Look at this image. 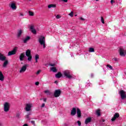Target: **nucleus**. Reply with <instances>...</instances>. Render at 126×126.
I'll use <instances>...</instances> for the list:
<instances>
[{"instance_id": "f257e3e1", "label": "nucleus", "mask_w": 126, "mask_h": 126, "mask_svg": "<svg viewBox=\"0 0 126 126\" xmlns=\"http://www.w3.org/2000/svg\"><path fill=\"white\" fill-rule=\"evenodd\" d=\"M38 42L40 44V45H43V48L45 49L46 48V45H45V36H41L38 39Z\"/></svg>"}, {"instance_id": "f03ea898", "label": "nucleus", "mask_w": 126, "mask_h": 126, "mask_svg": "<svg viewBox=\"0 0 126 126\" xmlns=\"http://www.w3.org/2000/svg\"><path fill=\"white\" fill-rule=\"evenodd\" d=\"M26 56L28 57V61L31 62L32 61V55H31V50L28 49L26 51Z\"/></svg>"}, {"instance_id": "7ed1b4c3", "label": "nucleus", "mask_w": 126, "mask_h": 126, "mask_svg": "<svg viewBox=\"0 0 126 126\" xmlns=\"http://www.w3.org/2000/svg\"><path fill=\"white\" fill-rule=\"evenodd\" d=\"M63 73L66 78H68V79L73 78L72 75L70 74V72H69V70H65L63 71Z\"/></svg>"}, {"instance_id": "20e7f679", "label": "nucleus", "mask_w": 126, "mask_h": 126, "mask_svg": "<svg viewBox=\"0 0 126 126\" xmlns=\"http://www.w3.org/2000/svg\"><path fill=\"white\" fill-rule=\"evenodd\" d=\"M119 94L120 95L121 97V99L122 100H124V99H126V92L124 90H121L119 92Z\"/></svg>"}, {"instance_id": "39448f33", "label": "nucleus", "mask_w": 126, "mask_h": 126, "mask_svg": "<svg viewBox=\"0 0 126 126\" xmlns=\"http://www.w3.org/2000/svg\"><path fill=\"white\" fill-rule=\"evenodd\" d=\"M62 94V91L61 90H55L54 94V96L56 98H58V97H60L61 94Z\"/></svg>"}, {"instance_id": "423d86ee", "label": "nucleus", "mask_w": 126, "mask_h": 126, "mask_svg": "<svg viewBox=\"0 0 126 126\" xmlns=\"http://www.w3.org/2000/svg\"><path fill=\"white\" fill-rule=\"evenodd\" d=\"M9 103L8 102H5L4 104V112H8L9 111Z\"/></svg>"}, {"instance_id": "0eeeda50", "label": "nucleus", "mask_w": 126, "mask_h": 126, "mask_svg": "<svg viewBox=\"0 0 126 126\" xmlns=\"http://www.w3.org/2000/svg\"><path fill=\"white\" fill-rule=\"evenodd\" d=\"M17 51V47H15L13 50L9 51L8 53V56H12L13 55H15Z\"/></svg>"}, {"instance_id": "6e6552de", "label": "nucleus", "mask_w": 126, "mask_h": 126, "mask_svg": "<svg viewBox=\"0 0 126 126\" xmlns=\"http://www.w3.org/2000/svg\"><path fill=\"white\" fill-rule=\"evenodd\" d=\"M119 53H120V56H121V57H125L126 55V50H125L123 48H120V49Z\"/></svg>"}, {"instance_id": "1a4fd4ad", "label": "nucleus", "mask_w": 126, "mask_h": 126, "mask_svg": "<svg viewBox=\"0 0 126 126\" xmlns=\"http://www.w3.org/2000/svg\"><path fill=\"white\" fill-rule=\"evenodd\" d=\"M26 69H27V65H24L20 70V73H22V72H25V71H26Z\"/></svg>"}, {"instance_id": "9d476101", "label": "nucleus", "mask_w": 126, "mask_h": 126, "mask_svg": "<svg viewBox=\"0 0 126 126\" xmlns=\"http://www.w3.org/2000/svg\"><path fill=\"white\" fill-rule=\"evenodd\" d=\"M120 117V114L118 113H116L113 117L111 119L112 122H115L116 121V119H118Z\"/></svg>"}, {"instance_id": "9b49d317", "label": "nucleus", "mask_w": 126, "mask_h": 126, "mask_svg": "<svg viewBox=\"0 0 126 126\" xmlns=\"http://www.w3.org/2000/svg\"><path fill=\"white\" fill-rule=\"evenodd\" d=\"M30 30L32 32V33H33V34H37V31L34 29V26L31 25L30 26Z\"/></svg>"}, {"instance_id": "f8f14e48", "label": "nucleus", "mask_w": 126, "mask_h": 126, "mask_svg": "<svg viewBox=\"0 0 126 126\" xmlns=\"http://www.w3.org/2000/svg\"><path fill=\"white\" fill-rule=\"evenodd\" d=\"M32 107V105L30 104H27L26 107L25 108V110L27 112H29L30 111H31V108Z\"/></svg>"}, {"instance_id": "ddd939ff", "label": "nucleus", "mask_w": 126, "mask_h": 126, "mask_svg": "<svg viewBox=\"0 0 126 126\" xmlns=\"http://www.w3.org/2000/svg\"><path fill=\"white\" fill-rule=\"evenodd\" d=\"M76 115V108L73 107L71 110V116H75Z\"/></svg>"}, {"instance_id": "4468645a", "label": "nucleus", "mask_w": 126, "mask_h": 126, "mask_svg": "<svg viewBox=\"0 0 126 126\" xmlns=\"http://www.w3.org/2000/svg\"><path fill=\"white\" fill-rule=\"evenodd\" d=\"M92 121V118L91 117H88L87 118L85 122V125H88V124H89V123H91V121Z\"/></svg>"}, {"instance_id": "2eb2a0df", "label": "nucleus", "mask_w": 126, "mask_h": 126, "mask_svg": "<svg viewBox=\"0 0 126 126\" xmlns=\"http://www.w3.org/2000/svg\"><path fill=\"white\" fill-rule=\"evenodd\" d=\"M6 60V57L4 56L2 54L0 53V61L3 62Z\"/></svg>"}, {"instance_id": "dca6fc26", "label": "nucleus", "mask_w": 126, "mask_h": 126, "mask_svg": "<svg viewBox=\"0 0 126 126\" xmlns=\"http://www.w3.org/2000/svg\"><path fill=\"white\" fill-rule=\"evenodd\" d=\"M24 58H25V53H21L19 57L20 61L21 62H22V61H23V60L24 59Z\"/></svg>"}, {"instance_id": "f3484780", "label": "nucleus", "mask_w": 126, "mask_h": 126, "mask_svg": "<svg viewBox=\"0 0 126 126\" xmlns=\"http://www.w3.org/2000/svg\"><path fill=\"white\" fill-rule=\"evenodd\" d=\"M77 116L78 118H81V111L78 108H77Z\"/></svg>"}, {"instance_id": "a211bd4d", "label": "nucleus", "mask_w": 126, "mask_h": 126, "mask_svg": "<svg viewBox=\"0 0 126 126\" xmlns=\"http://www.w3.org/2000/svg\"><path fill=\"white\" fill-rule=\"evenodd\" d=\"M63 76V74H62V72H59L57 74L55 75V77L56 78H61Z\"/></svg>"}, {"instance_id": "6ab92c4d", "label": "nucleus", "mask_w": 126, "mask_h": 126, "mask_svg": "<svg viewBox=\"0 0 126 126\" xmlns=\"http://www.w3.org/2000/svg\"><path fill=\"white\" fill-rule=\"evenodd\" d=\"M31 38V37H30L29 36H27V37L24 39L23 43L24 44H26V43H27V42L30 40Z\"/></svg>"}, {"instance_id": "aec40b11", "label": "nucleus", "mask_w": 126, "mask_h": 126, "mask_svg": "<svg viewBox=\"0 0 126 126\" xmlns=\"http://www.w3.org/2000/svg\"><path fill=\"white\" fill-rule=\"evenodd\" d=\"M0 80L1 81H3V80H4V76L1 71H0Z\"/></svg>"}, {"instance_id": "412c9836", "label": "nucleus", "mask_w": 126, "mask_h": 126, "mask_svg": "<svg viewBox=\"0 0 126 126\" xmlns=\"http://www.w3.org/2000/svg\"><path fill=\"white\" fill-rule=\"evenodd\" d=\"M50 70H51V71H53V72H57L58 71V69H57V67H51Z\"/></svg>"}, {"instance_id": "4be33fe9", "label": "nucleus", "mask_w": 126, "mask_h": 126, "mask_svg": "<svg viewBox=\"0 0 126 126\" xmlns=\"http://www.w3.org/2000/svg\"><path fill=\"white\" fill-rule=\"evenodd\" d=\"M48 8H55L57 7V5L55 4H51L48 5Z\"/></svg>"}, {"instance_id": "5701e85b", "label": "nucleus", "mask_w": 126, "mask_h": 126, "mask_svg": "<svg viewBox=\"0 0 126 126\" xmlns=\"http://www.w3.org/2000/svg\"><path fill=\"white\" fill-rule=\"evenodd\" d=\"M101 110L100 109H97L96 110V114L98 116V117H100L101 116Z\"/></svg>"}, {"instance_id": "b1692460", "label": "nucleus", "mask_w": 126, "mask_h": 126, "mask_svg": "<svg viewBox=\"0 0 126 126\" xmlns=\"http://www.w3.org/2000/svg\"><path fill=\"white\" fill-rule=\"evenodd\" d=\"M11 7L12 9H16V5H15V3H12L11 4Z\"/></svg>"}, {"instance_id": "393cba45", "label": "nucleus", "mask_w": 126, "mask_h": 126, "mask_svg": "<svg viewBox=\"0 0 126 126\" xmlns=\"http://www.w3.org/2000/svg\"><path fill=\"white\" fill-rule=\"evenodd\" d=\"M22 34V30H20L18 31V34H17V37L18 38H19Z\"/></svg>"}, {"instance_id": "a878e982", "label": "nucleus", "mask_w": 126, "mask_h": 126, "mask_svg": "<svg viewBox=\"0 0 126 126\" xmlns=\"http://www.w3.org/2000/svg\"><path fill=\"white\" fill-rule=\"evenodd\" d=\"M8 64V61L7 60H5V62H4L3 64V67H5L7 64Z\"/></svg>"}, {"instance_id": "bb28decb", "label": "nucleus", "mask_w": 126, "mask_h": 126, "mask_svg": "<svg viewBox=\"0 0 126 126\" xmlns=\"http://www.w3.org/2000/svg\"><path fill=\"white\" fill-rule=\"evenodd\" d=\"M35 63H38V60H39V55L36 54L34 56Z\"/></svg>"}, {"instance_id": "cd10ccee", "label": "nucleus", "mask_w": 126, "mask_h": 126, "mask_svg": "<svg viewBox=\"0 0 126 126\" xmlns=\"http://www.w3.org/2000/svg\"><path fill=\"white\" fill-rule=\"evenodd\" d=\"M30 16H34V13L31 11H29Z\"/></svg>"}, {"instance_id": "c85d7f7f", "label": "nucleus", "mask_w": 126, "mask_h": 126, "mask_svg": "<svg viewBox=\"0 0 126 126\" xmlns=\"http://www.w3.org/2000/svg\"><path fill=\"white\" fill-rule=\"evenodd\" d=\"M89 52L90 53H94V52H95V51L94 50V48H90L89 49Z\"/></svg>"}, {"instance_id": "c756f323", "label": "nucleus", "mask_w": 126, "mask_h": 126, "mask_svg": "<svg viewBox=\"0 0 126 126\" xmlns=\"http://www.w3.org/2000/svg\"><path fill=\"white\" fill-rule=\"evenodd\" d=\"M101 21L103 24H105V21L104 20V18H103V17H101Z\"/></svg>"}, {"instance_id": "7c9ffc66", "label": "nucleus", "mask_w": 126, "mask_h": 126, "mask_svg": "<svg viewBox=\"0 0 126 126\" xmlns=\"http://www.w3.org/2000/svg\"><path fill=\"white\" fill-rule=\"evenodd\" d=\"M49 65H50V66H56V63H49Z\"/></svg>"}, {"instance_id": "2f4dec72", "label": "nucleus", "mask_w": 126, "mask_h": 126, "mask_svg": "<svg viewBox=\"0 0 126 126\" xmlns=\"http://www.w3.org/2000/svg\"><path fill=\"white\" fill-rule=\"evenodd\" d=\"M107 67H109L110 69H113V67L110 65V64H107Z\"/></svg>"}, {"instance_id": "473e14b6", "label": "nucleus", "mask_w": 126, "mask_h": 126, "mask_svg": "<svg viewBox=\"0 0 126 126\" xmlns=\"http://www.w3.org/2000/svg\"><path fill=\"white\" fill-rule=\"evenodd\" d=\"M16 118H19L20 117V113H17L16 115Z\"/></svg>"}, {"instance_id": "72a5a7b5", "label": "nucleus", "mask_w": 126, "mask_h": 126, "mask_svg": "<svg viewBox=\"0 0 126 126\" xmlns=\"http://www.w3.org/2000/svg\"><path fill=\"white\" fill-rule=\"evenodd\" d=\"M31 124H32V125H33V126H35V121H31Z\"/></svg>"}, {"instance_id": "f704fd0d", "label": "nucleus", "mask_w": 126, "mask_h": 126, "mask_svg": "<svg viewBox=\"0 0 126 126\" xmlns=\"http://www.w3.org/2000/svg\"><path fill=\"white\" fill-rule=\"evenodd\" d=\"M69 15L72 17L73 16V12H71L69 14Z\"/></svg>"}, {"instance_id": "c9c22d12", "label": "nucleus", "mask_w": 126, "mask_h": 126, "mask_svg": "<svg viewBox=\"0 0 126 126\" xmlns=\"http://www.w3.org/2000/svg\"><path fill=\"white\" fill-rule=\"evenodd\" d=\"M77 124H78L79 126H81V122H80V121H77Z\"/></svg>"}, {"instance_id": "e433bc0d", "label": "nucleus", "mask_w": 126, "mask_h": 126, "mask_svg": "<svg viewBox=\"0 0 126 126\" xmlns=\"http://www.w3.org/2000/svg\"><path fill=\"white\" fill-rule=\"evenodd\" d=\"M112 60L113 61H115V62H118V59L117 58H113Z\"/></svg>"}, {"instance_id": "4c0bfd02", "label": "nucleus", "mask_w": 126, "mask_h": 126, "mask_svg": "<svg viewBox=\"0 0 126 126\" xmlns=\"http://www.w3.org/2000/svg\"><path fill=\"white\" fill-rule=\"evenodd\" d=\"M40 72H41V70H38L36 73V74L38 75V74H40Z\"/></svg>"}, {"instance_id": "58836bf2", "label": "nucleus", "mask_w": 126, "mask_h": 126, "mask_svg": "<svg viewBox=\"0 0 126 126\" xmlns=\"http://www.w3.org/2000/svg\"><path fill=\"white\" fill-rule=\"evenodd\" d=\"M29 116H30V113H29L28 115L26 116V118L27 119H29Z\"/></svg>"}, {"instance_id": "ea45409f", "label": "nucleus", "mask_w": 126, "mask_h": 126, "mask_svg": "<svg viewBox=\"0 0 126 126\" xmlns=\"http://www.w3.org/2000/svg\"><path fill=\"white\" fill-rule=\"evenodd\" d=\"M56 18H57V19H60V18H61V16L59 15H57L56 16Z\"/></svg>"}, {"instance_id": "a19ab883", "label": "nucleus", "mask_w": 126, "mask_h": 126, "mask_svg": "<svg viewBox=\"0 0 126 126\" xmlns=\"http://www.w3.org/2000/svg\"><path fill=\"white\" fill-rule=\"evenodd\" d=\"M44 107H45V103H42L41 106V108H44Z\"/></svg>"}, {"instance_id": "79ce46f5", "label": "nucleus", "mask_w": 126, "mask_h": 126, "mask_svg": "<svg viewBox=\"0 0 126 126\" xmlns=\"http://www.w3.org/2000/svg\"><path fill=\"white\" fill-rule=\"evenodd\" d=\"M80 19L81 20H82V21H84V20H85V19H84V18H82V17H81V18H80Z\"/></svg>"}, {"instance_id": "37998d69", "label": "nucleus", "mask_w": 126, "mask_h": 126, "mask_svg": "<svg viewBox=\"0 0 126 126\" xmlns=\"http://www.w3.org/2000/svg\"><path fill=\"white\" fill-rule=\"evenodd\" d=\"M39 84H40V83H39V82H35V85H36V86L39 85Z\"/></svg>"}, {"instance_id": "c03bdc74", "label": "nucleus", "mask_w": 126, "mask_h": 126, "mask_svg": "<svg viewBox=\"0 0 126 126\" xmlns=\"http://www.w3.org/2000/svg\"><path fill=\"white\" fill-rule=\"evenodd\" d=\"M44 93H50V91L46 90L44 91Z\"/></svg>"}, {"instance_id": "a18cd8bd", "label": "nucleus", "mask_w": 126, "mask_h": 126, "mask_svg": "<svg viewBox=\"0 0 126 126\" xmlns=\"http://www.w3.org/2000/svg\"><path fill=\"white\" fill-rule=\"evenodd\" d=\"M110 2H111V4H113V2H115V1L114 0H111L110 1Z\"/></svg>"}, {"instance_id": "49530a36", "label": "nucleus", "mask_w": 126, "mask_h": 126, "mask_svg": "<svg viewBox=\"0 0 126 126\" xmlns=\"http://www.w3.org/2000/svg\"><path fill=\"white\" fill-rule=\"evenodd\" d=\"M43 101L46 103L47 102V98H43Z\"/></svg>"}, {"instance_id": "de8ad7c7", "label": "nucleus", "mask_w": 126, "mask_h": 126, "mask_svg": "<svg viewBox=\"0 0 126 126\" xmlns=\"http://www.w3.org/2000/svg\"><path fill=\"white\" fill-rule=\"evenodd\" d=\"M64 2H67V0H62Z\"/></svg>"}, {"instance_id": "09e8293b", "label": "nucleus", "mask_w": 126, "mask_h": 126, "mask_svg": "<svg viewBox=\"0 0 126 126\" xmlns=\"http://www.w3.org/2000/svg\"><path fill=\"white\" fill-rule=\"evenodd\" d=\"M101 121H102V122L103 123H104V122L106 121V120H105V119H103L101 120Z\"/></svg>"}, {"instance_id": "8fccbe9b", "label": "nucleus", "mask_w": 126, "mask_h": 126, "mask_svg": "<svg viewBox=\"0 0 126 126\" xmlns=\"http://www.w3.org/2000/svg\"><path fill=\"white\" fill-rule=\"evenodd\" d=\"M94 75H93V74H91V77L93 78L94 77Z\"/></svg>"}, {"instance_id": "3c124183", "label": "nucleus", "mask_w": 126, "mask_h": 126, "mask_svg": "<svg viewBox=\"0 0 126 126\" xmlns=\"http://www.w3.org/2000/svg\"><path fill=\"white\" fill-rule=\"evenodd\" d=\"M54 83H55V84H58V81H55Z\"/></svg>"}, {"instance_id": "603ef678", "label": "nucleus", "mask_w": 126, "mask_h": 126, "mask_svg": "<svg viewBox=\"0 0 126 126\" xmlns=\"http://www.w3.org/2000/svg\"><path fill=\"white\" fill-rule=\"evenodd\" d=\"M20 16H23V14L20 13Z\"/></svg>"}, {"instance_id": "864d4df0", "label": "nucleus", "mask_w": 126, "mask_h": 126, "mask_svg": "<svg viewBox=\"0 0 126 126\" xmlns=\"http://www.w3.org/2000/svg\"><path fill=\"white\" fill-rule=\"evenodd\" d=\"M43 98H40V101H42V100H43Z\"/></svg>"}, {"instance_id": "5fc2aeb1", "label": "nucleus", "mask_w": 126, "mask_h": 126, "mask_svg": "<svg viewBox=\"0 0 126 126\" xmlns=\"http://www.w3.org/2000/svg\"><path fill=\"white\" fill-rule=\"evenodd\" d=\"M29 0V1H31V0Z\"/></svg>"}, {"instance_id": "6e6d98bb", "label": "nucleus", "mask_w": 126, "mask_h": 126, "mask_svg": "<svg viewBox=\"0 0 126 126\" xmlns=\"http://www.w3.org/2000/svg\"><path fill=\"white\" fill-rule=\"evenodd\" d=\"M2 126L1 124H0V126Z\"/></svg>"}, {"instance_id": "4d7b16f0", "label": "nucleus", "mask_w": 126, "mask_h": 126, "mask_svg": "<svg viewBox=\"0 0 126 126\" xmlns=\"http://www.w3.org/2000/svg\"><path fill=\"white\" fill-rule=\"evenodd\" d=\"M96 1H98V0H95Z\"/></svg>"}, {"instance_id": "13d9d810", "label": "nucleus", "mask_w": 126, "mask_h": 126, "mask_svg": "<svg viewBox=\"0 0 126 126\" xmlns=\"http://www.w3.org/2000/svg\"><path fill=\"white\" fill-rule=\"evenodd\" d=\"M77 16V15H75V16Z\"/></svg>"}]
</instances>
